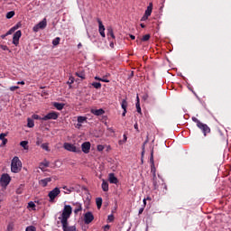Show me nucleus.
<instances>
[{
  "label": "nucleus",
  "instance_id": "f8f14e48",
  "mask_svg": "<svg viewBox=\"0 0 231 231\" xmlns=\"http://www.w3.org/2000/svg\"><path fill=\"white\" fill-rule=\"evenodd\" d=\"M97 21L99 25V33L101 37H106V27L104 26V23H102V20H100V18H97Z\"/></svg>",
  "mask_w": 231,
  "mask_h": 231
},
{
  "label": "nucleus",
  "instance_id": "20e7f679",
  "mask_svg": "<svg viewBox=\"0 0 231 231\" xmlns=\"http://www.w3.org/2000/svg\"><path fill=\"white\" fill-rule=\"evenodd\" d=\"M63 147L66 151H69V152H77V153H80V148H78L77 146H75V144H71L69 143H65L63 144Z\"/></svg>",
  "mask_w": 231,
  "mask_h": 231
},
{
  "label": "nucleus",
  "instance_id": "6ab92c4d",
  "mask_svg": "<svg viewBox=\"0 0 231 231\" xmlns=\"http://www.w3.org/2000/svg\"><path fill=\"white\" fill-rule=\"evenodd\" d=\"M51 182V178H45L43 180H41L39 181L40 185H42V187H48V184Z\"/></svg>",
  "mask_w": 231,
  "mask_h": 231
},
{
  "label": "nucleus",
  "instance_id": "338daca9",
  "mask_svg": "<svg viewBox=\"0 0 231 231\" xmlns=\"http://www.w3.org/2000/svg\"><path fill=\"white\" fill-rule=\"evenodd\" d=\"M124 140L125 142H127V135L124 134Z\"/></svg>",
  "mask_w": 231,
  "mask_h": 231
},
{
  "label": "nucleus",
  "instance_id": "e433bc0d",
  "mask_svg": "<svg viewBox=\"0 0 231 231\" xmlns=\"http://www.w3.org/2000/svg\"><path fill=\"white\" fill-rule=\"evenodd\" d=\"M135 107H136V109H137V113H139L140 115H142V107L140 106V103H139V102H136Z\"/></svg>",
  "mask_w": 231,
  "mask_h": 231
},
{
  "label": "nucleus",
  "instance_id": "9d476101",
  "mask_svg": "<svg viewBox=\"0 0 231 231\" xmlns=\"http://www.w3.org/2000/svg\"><path fill=\"white\" fill-rule=\"evenodd\" d=\"M91 150V143L89 142H85L81 144V151L85 154H89V151Z\"/></svg>",
  "mask_w": 231,
  "mask_h": 231
},
{
  "label": "nucleus",
  "instance_id": "0e129e2a",
  "mask_svg": "<svg viewBox=\"0 0 231 231\" xmlns=\"http://www.w3.org/2000/svg\"><path fill=\"white\" fill-rule=\"evenodd\" d=\"M108 131H110V133H115V130L113 128H108Z\"/></svg>",
  "mask_w": 231,
  "mask_h": 231
},
{
  "label": "nucleus",
  "instance_id": "ea45409f",
  "mask_svg": "<svg viewBox=\"0 0 231 231\" xmlns=\"http://www.w3.org/2000/svg\"><path fill=\"white\" fill-rule=\"evenodd\" d=\"M37 229L33 226H29L26 227L25 231H36Z\"/></svg>",
  "mask_w": 231,
  "mask_h": 231
},
{
  "label": "nucleus",
  "instance_id": "1a4fd4ad",
  "mask_svg": "<svg viewBox=\"0 0 231 231\" xmlns=\"http://www.w3.org/2000/svg\"><path fill=\"white\" fill-rule=\"evenodd\" d=\"M93 219H95V216H93V213L91 211L85 213L84 215L85 225H89V223L93 222Z\"/></svg>",
  "mask_w": 231,
  "mask_h": 231
},
{
  "label": "nucleus",
  "instance_id": "c85d7f7f",
  "mask_svg": "<svg viewBox=\"0 0 231 231\" xmlns=\"http://www.w3.org/2000/svg\"><path fill=\"white\" fill-rule=\"evenodd\" d=\"M96 203H97V208H102V198L96 199Z\"/></svg>",
  "mask_w": 231,
  "mask_h": 231
},
{
  "label": "nucleus",
  "instance_id": "f3484780",
  "mask_svg": "<svg viewBox=\"0 0 231 231\" xmlns=\"http://www.w3.org/2000/svg\"><path fill=\"white\" fill-rule=\"evenodd\" d=\"M92 115H95L96 116H102L106 113V111L102 108L100 109H92L91 110Z\"/></svg>",
  "mask_w": 231,
  "mask_h": 231
},
{
  "label": "nucleus",
  "instance_id": "412c9836",
  "mask_svg": "<svg viewBox=\"0 0 231 231\" xmlns=\"http://www.w3.org/2000/svg\"><path fill=\"white\" fill-rule=\"evenodd\" d=\"M75 205V209H74V214H79V212H82V204L80 203H76Z\"/></svg>",
  "mask_w": 231,
  "mask_h": 231
},
{
  "label": "nucleus",
  "instance_id": "4468645a",
  "mask_svg": "<svg viewBox=\"0 0 231 231\" xmlns=\"http://www.w3.org/2000/svg\"><path fill=\"white\" fill-rule=\"evenodd\" d=\"M62 230L63 231H77V226H69L68 222L61 223Z\"/></svg>",
  "mask_w": 231,
  "mask_h": 231
},
{
  "label": "nucleus",
  "instance_id": "a18cd8bd",
  "mask_svg": "<svg viewBox=\"0 0 231 231\" xmlns=\"http://www.w3.org/2000/svg\"><path fill=\"white\" fill-rule=\"evenodd\" d=\"M97 151H98L99 152H102V151H104V145L98 144V145H97Z\"/></svg>",
  "mask_w": 231,
  "mask_h": 231
},
{
  "label": "nucleus",
  "instance_id": "7c9ffc66",
  "mask_svg": "<svg viewBox=\"0 0 231 231\" xmlns=\"http://www.w3.org/2000/svg\"><path fill=\"white\" fill-rule=\"evenodd\" d=\"M87 120H88V117H86V116H79L78 117L79 124H84V122H86Z\"/></svg>",
  "mask_w": 231,
  "mask_h": 231
},
{
  "label": "nucleus",
  "instance_id": "2eb2a0df",
  "mask_svg": "<svg viewBox=\"0 0 231 231\" xmlns=\"http://www.w3.org/2000/svg\"><path fill=\"white\" fill-rule=\"evenodd\" d=\"M108 181H109V183L116 185L118 183V178H116L115 176V173H109L108 174Z\"/></svg>",
  "mask_w": 231,
  "mask_h": 231
},
{
  "label": "nucleus",
  "instance_id": "aec40b11",
  "mask_svg": "<svg viewBox=\"0 0 231 231\" xmlns=\"http://www.w3.org/2000/svg\"><path fill=\"white\" fill-rule=\"evenodd\" d=\"M101 189L104 192H107L109 190V183H107V181L103 180V182L101 184Z\"/></svg>",
  "mask_w": 231,
  "mask_h": 231
},
{
  "label": "nucleus",
  "instance_id": "37998d69",
  "mask_svg": "<svg viewBox=\"0 0 231 231\" xmlns=\"http://www.w3.org/2000/svg\"><path fill=\"white\" fill-rule=\"evenodd\" d=\"M32 118L34 120H42V117H41L39 115H32Z\"/></svg>",
  "mask_w": 231,
  "mask_h": 231
},
{
  "label": "nucleus",
  "instance_id": "c03bdc74",
  "mask_svg": "<svg viewBox=\"0 0 231 231\" xmlns=\"http://www.w3.org/2000/svg\"><path fill=\"white\" fill-rule=\"evenodd\" d=\"M1 49H2L4 51H10V49H8V46H6V45H1Z\"/></svg>",
  "mask_w": 231,
  "mask_h": 231
},
{
  "label": "nucleus",
  "instance_id": "49530a36",
  "mask_svg": "<svg viewBox=\"0 0 231 231\" xmlns=\"http://www.w3.org/2000/svg\"><path fill=\"white\" fill-rule=\"evenodd\" d=\"M15 89H19V86L10 87V91H15Z\"/></svg>",
  "mask_w": 231,
  "mask_h": 231
},
{
  "label": "nucleus",
  "instance_id": "f704fd0d",
  "mask_svg": "<svg viewBox=\"0 0 231 231\" xmlns=\"http://www.w3.org/2000/svg\"><path fill=\"white\" fill-rule=\"evenodd\" d=\"M14 15H15V12L10 11L6 14V19H12V17H14Z\"/></svg>",
  "mask_w": 231,
  "mask_h": 231
},
{
  "label": "nucleus",
  "instance_id": "f03ea898",
  "mask_svg": "<svg viewBox=\"0 0 231 231\" xmlns=\"http://www.w3.org/2000/svg\"><path fill=\"white\" fill-rule=\"evenodd\" d=\"M22 169H23V162H21L19 157L14 156L11 162V172L17 174L18 172H21Z\"/></svg>",
  "mask_w": 231,
  "mask_h": 231
},
{
  "label": "nucleus",
  "instance_id": "6e6d98bb",
  "mask_svg": "<svg viewBox=\"0 0 231 231\" xmlns=\"http://www.w3.org/2000/svg\"><path fill=\"white\" fill-rule=\"evenodd\" d=\"M63 189H64V190H67L68 192H71V191H72L71 189H68L67 186H64V187H63Z\"/></svg>",
  "mask_w": 231,
  "mask_h": 231
},
{
  "label": "nucleus",
  "instance_id": "0eeeda50",
  "mask_svg": "<svg viewBox=\"0 0 231 231\" xmlns=\"http://www.w3.org/2000/svg\"><path fill=\"white\" fill-rule=\"evenodd\" d=\"M48 26V22L46 21V18H44L42 22H40L38 24L34 25L32 28V31L37 33L39 30H44Z\"/></svg>",
  "mask_w": 231,
  "mask_h": 231
},
{
  "label": "nucleus",
  "instance_id": "3c124183",
  "mask_svg": "<svg viewBox=\"0 0 231 231\" xmlns=\"http://www.w3.org/2000/svg\"><path fill=\"white\" fill-rule=\"evenodd\" d=\"M149 99V95L148 94H144L143 96V100H148Z\"/></svg>",
  "mask_w": 231,
  "mask_h": 231
},
{
  "label": "nucleus",
  "instance_id": "a19ab883",
  "mask_svg": "<svg viewBox=\"0 0 231 231\" xmlns=\"http://www.w3.org/2000/svg\"><path fill=\"white\" fill-rule=\"evenodd\" d=\"M106 78H107V76H104L103 78H101L100 82L109 83V79H107Z\"/></svg>",
  "mask_w": 231,
  "mask_h": 231
},
{
  "label": "nucleus",
  "instance_id": "ddd939ff",
  "mask_svg": "<svg viewBox=\"0 0 231 231\" xmlns=\"http://www.w3.org/2000/svg\"><path fill=\"white\" fill-rule=\"evenodd\" d=\"M150 162L152 163L151 171L153 172V174H156V168H154V149H152L151 151Z\"/></svg>",
  "mask_w": 231,
  "mask_h": 231
},
{
  "label": "nucleus",
  "instance_id": "4be33fe9",
  "mask_svg": "<svg viewBox=\"0 0 231 231\" xmlns=\"http://www.w3.org/2000/svg\"><path fill=\"white\" fill-rule=\"evenodd\" d=\"M151 14H152V3H150L144 14L150 17Z\"/></svg>",
  "mask_w": 231,
  "mask_h": 231
},
{
  "label": "nucleus",
  "instance_id": "774afa93",
  "mask_svg": "<svg viewBox=\"0 0 231 231\" xmlns=\"http://www.w3.org/2000/svg\"><path fill=\"white\" fill-rule=\"evenodd\" d=\"M136 102H139L140 104V97L138 96L136 97Z\"/></svg>",
  "mask_w": 231,
  "mask_h": 231
},
{
  "label": "nucleus",
  "instance_id": "473e14b6",
  "mask_svg": "<svg viewBox=\"0 0 231 231\" xmlns=\"http://www.w3.org/2000/svg\"><path fill=\"white\" fill-rule=\"evenodd\" d=\"M27 127H30V128H32V127H33L34 125H35V123H33V120L32 119H31V118H28L27 119Z\"/></svg>",
  "mask_w": 231,
  "mask_h": 231
},
{
  "label": "nucleus",
  "instance_id": "79ce46f5",
  "mask_svg": "<svg viewBox=\"0 0 231 231\" xmlns=\"http://www.w3.org/2000/svg\"><path fill=\"white\" fill-rule=\"evenodd\" d=\"M7 230H8V231L14 230V224H13V223L8 224V226H7Z\"/></svg>",
  "mask_w": 231,
  "mask_h": 231
},
{
  "label": "nucleus",
  "instance_id": "4c0bfd02",
  "mask_svg": "<svg viewBox=\"0 0 231 231\" xmlns=\"http://www.w3.org/2000/svg\"><path fill=\"white\" fill-rule=\"evenodd\" d=\"M149 39H151V34H145L144 36H143L142 41H143V42H146V41H149Z\"/></svg>",
  "mask_w": 231,
  "mask_h": 231
},
{
  "label": "nucleus",
  "instance_id": "c756f323",
  "mask_svg": "<svg viewBox=\"0 0 231 231\" xmlns=\"http://www.w3.org/2000/svg\"><path fill=\"white\" fill-rule=\"evenodd\" d=\"M21 147H23L25 151H28V141H22L20 143Z\"/></svg>",
  "mask_w": 231,
  "mask_h": 231
},
{
  "label": "nucleus",
  "instance_id": "423d86ee",
  "mask_svg": "<svg viewBox=\"0 0 231 231\" xmlns=\"http://www.w3.org/2000/svg\"><path fill=\"white\" fill-rule=\"evenodd\" d=\"M59 194H60V189L59 188H54L52 190H51L48 194L50 203H53L55 201V198H57Z\"/></svg>",
  "mask_w": 231,
  "mask_h": 231
},
{
  "label": "nucleus",
  "instance_id": "c9c22d12",
  "mask_svg": "<svg viewBox=\"0 0 231 231\" xmlns=\"http://www.w3.org/2000/svg\"><path fill=\"white\" fill-rule=\"evenodd\" d=\"M28 208H32V210H35V203L33 201H30L28 203Z\"/></svg>",
  "mask_w": 231,
  "mask_h": 231
},
{
  "label": "nucleus",
  "instance_id": "8fccbe9b",
  "mask_svg": "<svg viewBox=\"0 0 231 231\" xmlns=\"http://www.w3.org/2000/svg\"><path fill=\"white\" fill-rule=\"evenodd\" d=\"M114 220H115V217L113 215L108 216V221H110V223Z\"/></svg>",
  "mask_w": 231,
  "mask_h": 231
},
{
  "label": "nucleus",
  "instance_id": "e2e57ef3",
  "mask_svg": "<svg viewBox=\"0 0 231 231\" xmlns=\"http://www.w3.org/2000/svg\"><path fill=\"white\" fill-rule=\"evenodd\" d=\"M126 113H127V110H124L122 116H125Z\"/></svg>",
  "mask_w": 231,
  "mask_h": 231
},
{
  "label": "nucleus",
  "instance_id": "680f3d73",
  "mask_svg": "<svg viewBox=\"0 0 231 231\" xmlns=\"http://www.w3.org/2000/svg\"><path fill=\"white\" fill-rule=\"evenodd\" d=\"M102 79V78H99V77H95V80H99V82H100V80Z\"/></svg>",
  "mask_w": 231,
  "mask_h": 231
},
{
  "label": "nucleus",
  "instance_id": "09e8293b",
  "mask_svg": "<svg viewBox=\"0 0 231 231\" xmlns=\"http://www.w3.org/2000/svg\"><path fill=\"white\" fill-rule=\"evenodd\" d=\"M41 143H42V139L37 138L36 145H41Z\"/></svg>",
  "mask_w": 231,
  "mask_h": 231
},
{
  "label": "nucleus",
  "instance_id": "052dcab7",
  "mask_svg": "<svg viewBox=\"0 0 231 231\" xmlns=\"http://www.w3.org/2000/svg\"><path fill=\"white\" fill-rule=\"evenodd\" d=\"M17 84H21L22 86H24V81H18Z\"/></svg>",
  "mask_w": 231,
  "mask_h": 231
},
{
  "label": "nucleus",
  "instance_id": "bb28decb",
  "mask_svg": "<svg viewBox=\"0 0 231 231\" xmlns=\"http://www.w3.org/2000/svg\"><path fill=\"white\" fill-rule=\"evenodd\" d=\"M17 28H19V26H17V25L12 27V28L5 33V35H12V33H14V32H15V30H17Z\"/></svg>",
  "mask_w": 231,
  "mask_h": 231
},
{
  "label": "nucleus",
  "instance_id": "864d4df0",
  "mask_svg": "<svg viewBox=\"0 0 231 231\" xmlns=\"http://www.w3.org/2000/svg\"><path fill=\"white\" fill-rule=\"evenodd\" d=\"M77 76L79 77V79H86V77L83 74L77 73Z\"/></svg>",
  "mask_w": 231,
  "mask_h": 231
},
{
  "label": "nucleus",
  "instance_id": "69168bd1",
  "mask_svg": "<svg viewBox=\"0 0 231 231\" xmlns=\"http://www.w3.org/2000/svg\"><path fill=\"white\" fill-rule=\"evenodd\" d=\"M105 230H109V225L105 226Z\"/></svg>",
  "mask_w": 231,
  "mask_h": 231
},
{
  "label": "nucleus",
  "instance_id": "cd10ccee",
  "mask_svg": "<svg viewBox=\"0 0 231 231\" xmlns=\"http://www.w3.org/2000/svg\"><path fill=\"white\" fill-rule=\"evenodd\" d=\"M107 35L110 36L112 39H115V33L113 32V28H107Z\"/></svg>",
  "mask_w": 231,
  "mask_h": 231
},
{
  "label": "nucleus",
  "instance_id": "72a5a7b5",
  "mask_svg": "<svg viewBox=\"0 0 231 231\" xmlns=\"http://www.w3.org/2000/svg\"><path fill=\"white\" fill-rule=\"evenodd\" d=\"M23 190H24V185H20L19 188L16 189V194H23Z\"/></svg>",
  "mask_w": 231,
  "mask_h": 231
},
{
  "label": "nucleus",
  "instance_id": "5701e85b",
  "mask_svg": "<svg viewBox=\"0 0 231 231\" xmlns=\"http://www.w3.org/2000/svg\"><path fill=\"white\" fill-rule=\"evenodd\" d=\"M53 106L58 109V111H62L64 109V104L63 103H53Z\"/></svg>",
  "mask_w": 231,
  "mask_h": 231
},
{
  "label": "nucleus",
  "instance_id": "bf43d9fd",
  "mask_svg": "<svg viewBox=\"0 0 231 231\" xmlns=\"http://www.w3.org/2000/svg\"><path fill=\"white\" fill-rule=\"evenodd\" d=\"M6 37H8V35H6V34L1 35V39H6Z\"/></svg>",
  "mask_w": 231,
  "mask_h": 231
},
{
  "label": "nucleus",
  "instance_id": "5fc2aeb1",
  "mask_svg": "<svg viewBox=\"0 0 231 231\" xmlns=\"http://www.w3.org/2000/svg\"><path fill=\"white\" fill-rule=\"evenodd\" d=\"M144 207H143V208H141L140 209H139V216L141 215V214H143V210H144Z\"/></svg>",
  "mask_w": 231,
  "mask_h": 231
},
{
  "label": "nucleus",
  "instance_id": "39448f33",
  "mask_svg": "<svg viewBox=\"0 0 231 231\" xmlns=\"http://www.w3.org/2000/svg\"><path fill=\"white\" fill-rule=\"evenodd\" d=\"M10 181H12V178L10 175H8V173L2 174L0 178V183L2 187H8V185H10Z\"/></svg>",
  "mask_w": 231,
  "mask_h": 231
},
{
  "label": "nucleus",
  "instance_id": "393cba45",
  "mask_svg": "<svg viewBox=\"0 0 231 231\" xmlns=\"http://www.w3.org/2000/svg\"><path fill=\"white\" fill-rule=\"evenodd\" d=\"M42 167H50V162L48 161H44L43 162H41L40 163V169L42 171H43V168Z\"/></svg>",
  "mask_w": 231,
  "mask_h": 231
},
{
  "label": "nucleus",
  "instance_id": "13d9d810",
  "mask_svg": "<svg viewBox=\"0 0 231 231\" xmlns=\"http://www.w3.org/2000/svg\"><path fill=\"white\" fill-rule=\"evenodd\" d=\"M143 207L145 208V205H147V199H143Z\"/></svg>",
  "mask_w": 231,
  "mask_h": 231
},
{
  "label": "nucleus",
  "instance_id": "9b49d317",
  "mask_svg": "<svg viewBox=\"0 0 231 231\" xmlns=\"http://www.w3.org/2000/svg\"><path fill=\"white\" fill-rule=\"evenodd\" d=\"M21 35H23V32L21 31H17L14 36H13V44L14 46H19V39H21Z\"/></svg>",
  "mask_w": 231,
  "mask_h": 231
},
{
  "label": "nucleus",
  "instance_id": "dca6fc26",
  "mask_svg": "<svg viewBox=\"0 0 231 231\" xmlns=\"http://www.w3.org/2000/svg\"><path fill=\"white\" fill-rule=\"evenodd\" d=\"M152 186H153V190H158L160 187V180H158V178H156V173H153Z\"/></svg>",
  "mask_w": 231,
  "mask_h": 231
},
{
  "label": "nucleus",
  "instance_id": "58836bf2",
  "mask_svg": "<svg viewBox=\"0 0 231 231\" xmlns=\"http://www.w3.org/2000/svg\"><path fill=\"white\" fill-rule=\"evenodd\" d=\"M41 147H42V149H43L44 151H50V148H49L47 143H42V144L41 145Z\"/></svg>",
  "mask_w": 231,
  "mask_h": 231
},
{
  "label": "nucleus",
  "instance_id": "a211bd4d",
  "mask_svg": "<svg viewBox=\"0 0 231 231\" xmlns=\"http://www.w3.org/2000/svg\"><path fill=\"white\" fill-rule=\"evenodd\" d=\"M7 135L8 134H5V133L0 134V140L2 141L1 147L5 146V145H6V143H8V139H6Z\"/></svg>",
  "mask_w": 231,
  "mask_h": 231
},
{
  "label": "nucleus",
  "instance_id": "2f4dec72",
  "mask_svg": "<svg viewBox=\"0 0 231 231\" xmlns=\"http://www.w3.org/2000/svg\"><path fill=\"white\" fill-rule=\"evenodd\" d=\"M52 44H53V46H59V44H60V37H56V38L52 41Z\"/></svg>",
  "mask_w": 231,
  "mask_h": 231
},
{
  "label": "nucleus",
  "instance_id": "6e6552de",
  "mask_svg": "<svg viewBox=\"0 0 231 231\" xmlns=\"http://www.w3.org/2000/svg\"><path fill=\"white\" fill-rule=\"evenodd\" d=\"M57 118H59V113L51 112V113L47 114L45 116H43L42 118V120L46 122L47 120H57Z\"/></svg>",
  "mask_w": 231,
  "mask_h": 231
},
{
  "label": "nucleus",
  "instance_id": "b1692460",
  "mask_svg": "<svg viewBox=\"0 0 231 231\" xmlns=\"http://www.w3.org/2000/svg\"><path fill=\"white\" fill-rule=\"evenodd\" d=\"M91 86H93L95 89H100L102 88V84L100 82H92Z\"/></svg>",
  "mask_w": 231,
  "mask_h": 231
},
{
  "label": "nucleus",
  "instance_id": "a878e982",
  "mask_svg": "<svg viewBox=\"0 0 231 231\" xmlns=\"http://www.w3.org/2000/svg\"><path fill=\"white\" fill-rule=\"evenodd\" d=\"M121 107L124 111L127 110V100L126 99H123L122 103H121Z\"/></svg>",
  "mask_w": 231,
  "mask_h": 231
},
{
  "label": "nucleus",
  "instance_id": "603ef678",
  "mask_svg": "<svg viewBox=\"0 0 231 231\" xmlns=\"http://www.w3.org/2000/svg\"><path fill=\"white\" fill-rule=\"evenodd\" d=\"M134 129L137 131V133H140V130H138V123H135L134 125Z\"/></svg>",
  "mask_w": 231,
  "mask_h": 231
},
{
  "label": "nucleus",
  "instance_id": "f257e3e1",
  "mask_svg": "<svg viewBox=\"0 0 231 231\" xmlns=\"http://www.w3.org/2000/svg\"><path fill=\"white\" fill-rule=\"evenodd\" d=\"M71 214H73V208L69 205H65L60 216L59 217L60 223H68V218L71 217Z\"/></svg>",
  "mask_w": 231,
  "mask_h": 231
},
{
  "label": "nucleus",
  "instance_id": "4d7b16f0",
  "mask_svg": "<svg viewBox=\"0 0 231 231\" xmlns=\"http://www.w3.org/2000/svg\"><path fill=\"white\" fill-rule=\"evenodd\" d=\"M130 39H132V41H134V39H136V37L133 34H130Z\"/></svg>",
  "mask_w": 231,
  "mask_h": 231
},
{
  "label": "nucleus",
  "instance_id": "de8ad7c7",
  "mask_svg": "<svg viewBox=\"0 0 231 231\" xmlns=\"http://www.w3.org/2000/svg\"><path fill=\"white\" fill-rule=\"evenodd\" d=\"M149 19V15L145 14L141 18V21H147Z\"/></svg>",
  "mask_w": 231,
  "mask_h": 231
},
{
  "label": "nucleus",
  "instance_id": "7ed1b4c3",
  "mask_svg": "<svg viewBox=\"0 0 231 231\" xmlns=\"http://www.w3.org/2000/svg\"><path fill=\"white\" fill-rule=\"evenodd\" d=\"M192 121L197 124V127H199V129L202 130L204 136H207V134L210 133V127H208V125L201 123V121L196 117H192Z\"/></svg>",
  "mask_w": 231,
  "mask_h": 231
}]
</instances>
